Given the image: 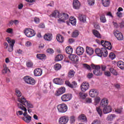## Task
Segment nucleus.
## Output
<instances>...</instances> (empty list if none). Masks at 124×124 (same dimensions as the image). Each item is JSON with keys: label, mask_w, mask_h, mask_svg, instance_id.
<instances>
[{"label": "nucleus", "mask_w": 124, "mask_h": 124, "mask_svg": "<svg viewBox=\"0 0 124 124\" xmlns=\"http://www.w3.org/2000/svg\"><path fill=\"white\" fill-rule=\"evenodd\" d=\"M92 68L94 69L93 74L96 76H101L102 75V71L100 70V66L99 65L91 64Z\"/></svg>", "instance_id": "20e7f679"}, {"label": "nucleus", "mask_w": 124, "mask_h": 124, "mask_svg": "<svg viewBox=\"0 0 124 124\" xmlns=\"http://www.w3.org/2000/svg\"><path fill=\"white\" fill-rule=\"evenodd\" d=\"M96 111L98 114H99L100 116L101 117V116H102V109L100 108V107L96 108Z\"/></svg>", "instance_id": "09e8293b"}, {"label": "nucleus", "mask_w": 124, "mask_h": 124, "mask_svg": "<svg viewBox=\"0 0 124 124\" xmlns=\"http://www.w3.org/2000/svg\"><path fill=\"white\" fill-rule=\"evenodd\" d=\"M65 93V88L61 87L56 91V95L59 96V95L62 94V93Z\"/></svg>", "instance_id": "4be33fe9"}, {"label": "nucleus", "mask_w": 124, "mask_h": 124, "mask_svg": "<svg viewBox=\"0 0 124 124\" xmlns=\"http://www.w3.org/2000/svg\"><path fill=\"white\" fill-rule=\"evenodd\" d=\"M123 108H118L115 109V113H117V114H121L122 112H123Z\"/></svg>", "instance_id": "de8ad7c7"}, {"label": "nucleus", "mask_w": 124, "mask_h": 124, "mask_svg": "<svg viewBox=\"0 0 124 124\" xmlns=\"http://www.w3.org/2000/svg\"><path fill=\"white\" fill-rule=\"evenodd\" d=\"M95 53L98 57H104V58H106V57L108 56V51L106 48H96L95 50Z\"/></svg>", "instance_id": "7ed1b4c3"}, {"label": "nucleus", "mask_w": 124, "mask_h": 124, "mask_svg": "<svg viewBox=\"0 0 124 124\" xmlns=\"http://www.w3.org/2000/svg\"><path fill=\"white\" fill-rule=\"evenodd\" d=\"M7 71H8V68H7V66L6 64H4L3 65V69L2 70V73L3 74H6L7 73Z\"/></svg>", "instance_id": "37998d69"}, {"label": "nucleus", "mask_w": 124, "mask_h": 124, "mask_svg": "<svg viewBox=\"0 0 124 124\" xmlns=\"http://www.w3.org/2000/svg\"><path fill=\"white\" fill-rule=\"evenodd\" d=\"M102 3L105 7H108L110 5V0H102Z\"/></svg>", "instance_id": "f704fd0d"}, {"label": "nucleus", "mask_w": 124, "mask_h": 124, "mask_svg": "<svg viewBox=\"0 0 124 124\" xmlns=\"http://www.w3.org/2000/svg\"><path fill=\"white\" fill-rule=\"evenodd\" d=\"M114 35L116 37L118 40H124V36L123 34L121 33V32L116 31L114 32Z\"/></svg>", "instance_id": "f3484780"}, {"label": "nucleus", "mask_w": 124, "mask_h": 124, "mask_svg": "<svg viewBox=\"0 0 124 124\" xmlns=\"http://www.w3.org/2000/svg\"><path fill=\"white\" fill-rule=\"evenodd\" d=\"M75 74V72L73 70H69L68 73V78H73Z\"/></svg>", "instance_id": "e433bc0d"}, {"label": "nucleus", "mask_w": 124, "mask_h": 124, "mask_svg": "<svg viewBox=\"0 0 124 124\" xmlns=\"http://www.w3.org/2000/svg\"><path fill=\"white\" fill-rule=\"evenodd\" d=\"M78 120L81 122H87V117L84 114H81L78 117Z\"/></svg>", "instance_id": "72a5a7b5"}, {"label": "nucleus", "mask_w": 124, "mask_h": 124, "mask_svg": "<svg viewBox=\"0 0 124 124\" xmlns=\"http://www.w3.org/2000/svg\"><path fill=\"white\" fill-rule=\"evenodd\" d=\"M69 120L70 124H74V123H75V116H70Z\"/></svg>", "instance_id": "3c124183"}, {"label": "nucleus", "mask_w": 124, "mask_h": 124, "mask_svg": "<svg viewBox=\"0 0 124 124\" xmlns=\"http://www.w3.org/2000/svg\"><path fill=\"white\" fill-rule=\"evenodd\" d=\"M89 88L90 84L87 82H83L80 86V88L82 92H86V91H88Z\"/></svg>", "instance_id": "4468645a"}, {"label": "nucleus", "mask_w": 124, "mask_h": 124, "mask_svg": "<svg viewBox=\"0 0 124 124\" xmlns=\"http://www.w3.org/2000/svg\"><path fill=\"white\" fill-rule=\"evenodd\" d=\"M79 95L81 99H86V97L88 96V94L85 93H83L80 92L79 93Z\"/></svg>", "instance_id": "79ce46f5"}, {"label": "nucleus", "mask_w": 124, "mask_h": 124, "mask_svg": "<svg viewBox=\"0 0 124 124\" xmlns=\"http://www.w3.org/2000/svg\"><path fill=\"white\" fill-rule=\"evenodd\" d=\"M23 80L26 84L29 85H35V80L31 77L26 76L23 78Z\"/></svg>", "instance_id": "6e6552de"}, {"label": "nucleus", "mask_w": 124, "mask_h": 124, "mask_svg": "<svg viewBox=\"0 0 124 124\" xmlns=\"http://www.w3.org/2000/svg\"><path fill=\"white\" fill-rule=\"evenodd\" d=\"M36 58H38V60L43 61V60H46V55L44 54H37L36 55Z\"/></svg>", "instance_id": "2f4dec72"}, {"label": "nucleus", "mask_w": 124, "mask_h": 124, "mask_svg": "<svg viewBox=\"0 0 124 124\" xmlns=\"http://www.w3.org/2000/svg\"><path fill=\"white\" fill-rule=\"evenodd\" d=\"M26 65L27 66V67H32V65H33V63H32V62H28L26 63Z\"/></svg>", "instance_id": "4d7b16f0"}, {"label": "nucleus", "mask_w": 124, "mask_h": 124, "mask_svg": "<svg viewBox=\"0 0 124 124\" xmlns=\"http://www.w3.org/2000/svg\"><path fill=\"white\" fill-rule=\"evenodd\" d=\"M42 69L40 68H37L35 69L33 71L34 76H35L36 77L41 76V75H42Z\"/></svg>", "instance_id": "2eb2a0df"}, {"label": "nucleus", "mask_w": 124, "mask_h": 124, "mask_svg": "<svg viewBox=\"0 0 124 124\" xmlns=\"http://www.w3.org/2000/svg\"><path fill=\"white\" fill-rule=\"evenodd\" d=\"M69 58L71 61L75 62H77L79 61V58L75 54H71L69 56Z\"/></svg>", "instance_id": "b1692460"}, {"label": "nucleus", "mask_w": 124, "mask_h": 124, "mask_svg": "<svg viewBox=\"0 0 124 124\" xmlns=\"http://www.w3.org/2000/svg\"><path fill=\"white\" fill-rule=\"evenodd\" d=\"M79 35V31H78L76 30L73 31L72 34V37H77Z\"/></svg>", "instance_id": "8fccbe9b"}, {"label": "nucleus", "mask_w": 124, "mask_h": 124, "mask_svg": "<svg viewBox=\"0 0 124 124\" xmlns=\"http://www.w3.org/2000/svg\"><path fill=\"white\" fill-rule=\"evenodd\" d=\"M100 68H101L102 71H105V70H106V68H107V67L105 65H101Z\"/></svg>", "instance_id": "0e129e2a"}, {"label": "nucleus", "mask_w": 124, "mask_h": 124, "mask_svg": "<svg viewBox=\"0 0 124 124\" xmlns=\"http://www.w3.org/2000/svg\"><path fill=\"white\" fill-rule=\"evenodd\" d=\"M16 95L18 97V98H22V97H21V96H22V93L18 89H16Z\"/></svg>", "instance_id": "a19ab883"}, {"label": "nucleus", "mask_w": 124, "mask_h": 124, "mask_svg": "<svg viewBox=\"0 0 124 124\" xmlns=\"http://www.w3.org/2000/svg\"><path fill=\"white\" fill-rule=\"evenodd\" d=\"M17 101L19 102V104L22 105H24L25 107H27V112L28 111V113H31V109L30 108H33V105L31 104V102L27 100L25 97L22 96L21 98H17Z\"/></svg>", "instance_id": "f03ea898"}, {"label": "nucleus", "mask_w": 124, "mask_h": 124, "mask_svg": "<svg viewBox=\"0 0 124 124\" xmlns=\"http://www.w3.org/2000/svg\"><path fill=\"white\" fill-rule=\"evenodd\" d=\"M46 52L48 54H53L54 53V50L52 48H48L46 50Z\"/></svg>", "instance_id": "052dcab7"}, {"label": "nucleus", "mask_w": 124, "mask_h": 124, "mask_svg": "<svg viewBox=\"0 0 124 124\" xmlns=\"http://www.w3.org/2000/svg\"><path fill=\"white\" fill-rule=\"evenodd\" d=\"M17 105L18 108L22 110L16 111L17 116H22V115H23L24 117H22V120H23L26 124H30V123L31 122V116L28 114L27 108L21 104H17Z\"/></svg>", "instance_id": "f257e3e1"}, {"label": "nucleus", "mask_w": 124, "mask_h": 124, "mask_svg": "<svg viewBox=\"0 0 124 124\" xmlns=\"http://www.w3.org/2000/svg\"><path fill=\"white\" fill-rule=\"evenodd\" d=\"M94 51L93 50V48L90 47V46H86V52L87 55L89 56H92L93 54Z\"/></svg>", "instance_id": "5701e85b"}, {"label": "nucleus", "mask_w": 124, "mask_h": 124, "mask_svg": "<svg viewBox=\"0 0 124 124\" xmlns=\"http://www.w3.org/2000/svg\"><path fill=\"white\" fill-rule=\"evenodd\" d=\"M117 66L120 68V69H122V70H124V62L123 61H118L117 63Z\"/></svg>", "instance_id": "c9c22d12"}, {"label": "nucleus", "mask_w": 124, "mask_h": 124, "mask_svg": "<svg viewBox=\"0 0 124 124\" xmlns=\"http://www.w3.org/2000/svg\"><path fill=\"white\" fill-rule=\"evenodd\" d=\"M53 82L56 85H62V78H57L53 79Z\"/></svg>", "instance_id": "c756f323"}, {"label": "nucleus", "mask_w": 124, "mask_h": 124, "mask_svg": "<svg viewBox=\"0 0 124 124\" xmlns=\"http://www.w3.org/2000/svg\"><path fill=\"white\" fill-rule=\"evenodd\" d=\"M109 102L108 101V99L106 98H104L101 101L100 105L102 106V107H105L108 105Z\"/></svg>", "instance_id": "bb28decb"}, {"label": "nucleus", "mask_w": 124, "mask_h": 124, "mask_svg": "<svg viewBox=\"0 0 124 124\" xmlns=\"http://www.w3.org/2000/svg\"><path fill=\"white\" fill-rule=\"evenodd\" d=\"M104 74L107 77H110L111 76V73L108 71L105 72Z\"/></svg>", "instance_id": "680f3d73"}, {"label": "nucleus", "mask_w": 124, "mask_h": 124, "mask_svg": "<svg viewBox=\"0 0 124 124\" xmlns=\"http://www.w3.org/2000/svg\"><path fill=\"white\" fill-rule=\"evenodd\" d=\"M113 110L112 107L110 106H106L103 108V114H108V113H111V111Z\"/></svg>", "instance_id": "dca6fc26"}, {"label": "nucleus", "mask_w": 124, "mask_h": 124, "mask_svg": "<svg viewBox=\"0 0 124 124\" xmlns=\"http://www.w3.org/2000/svg\"><path fill=\"white\" fill-rule=\"evenodd\" d=\"M6 40L7 41L9 45L8 46V52H11L12 51H13L14 44H15V40L8 37L6 38Z\"/></svg>", "instance_id": "39448f33"}, {"label": "nucleus", "mask_w": 124, "mask_h": 124, "mask_svg": "<svg viewBox=\"0 0 124 124\" xmlns=\"http://www.w3.org/2000/svg\"><path fill=\"white\" fill-rule=\"evenodd\" d=\"M62 60H63V56L61 54H59L55 57V61L56 62H61Z\"/></svg>", "instance_id": "ea45409f"}, {"label": "nucleus", "mask_w": 124, "mask_h": 124, "mask_svg": "<svg viewBox=\"0 0 124 124\" xmlns=\"http://www.w3.org/2000/svg\"><path fill=\"white\" fill-rule=\"evenodd\" d=\"M101 44L103 47H105V48H106L108 50H111L112 49V45H111V43L109 42L101 41Z\"/></svg>", "instance_id": "ddd939ff"}, {"label": "nucleus", "mask_w": 124, "mask_h": 124, "mask_svg": "<svg viewBox=\"0 0 124 124\" xmlns=\"http://www.w3.org/2000/svg\"><path fill=\"white\" fill-rule=\"evenodd\" d=\"M100 20L102 23H106V18L105 15H102L100 17Z\"/></svg>", "instance_id": "a18cd8bd"}, {"label": "nucleus", "mask_w": 124, "mask_h": 124, "mask_svg": "<svg viewBox=\"0 0 124 124\" xmlns=\"http://www.w3.org/2000/svg\"><path fill=\"white\" fill-rule=\"evenodd\" d=\"M23 80L26 84L29 85H35V80L31 77L26 76L23 78Z\"/></svg>", "instance_id": "1a4fd4ad"}, {"label": "nucleus", "mask_w": 124, "mask_h": 124, "mask_svg": "<svg viewBox=\"0 0 124 124\" xmlns=\"http://www.w3.org/2000/svg\"><path fill=\"white\" fill-rule=\"evenodd\" d=\"M56 39L58 42H59V43H62V42L64 41V38H63V37L60 34L57 35Z\"/></svg>", "instance_id": "c85d7f7f"}, {"label": "nucleus", "mask_w": 124, "mask_h": 124, "mask_svg": "<svg viewBox=\"0 0 124 124\" xmlns=\"http://www.w3.org/2000/svg\"><path fill=\"white\" fill-rule=\"evenodd\" d=\"M109 59H110L111 60H114V59L116 58V55H115V54H114V53L111 52L109 54Z\"/></svg>", "instance_id": "5fc2aeb1"}, {"label": "nucleus", "mask_w": 124, "mask_h": 124, "mask_svg": "<svg viewBox=\"0 0 124 124\" xmlns=\"http://www.w3.org/2000/svg\"><path fill=\"white\" fill-rule=\"evenodd\" d=\"M66 53L68 55H70L72 54V52H73V49L70 46H67L65 49Z\"/></svg>", "instance_id": "58836bf2"}, {"label": "nucleus", "mask_w": 124, "mask_h": 124, "mask_svg": "<svg viewBox=\"0 0 124 124\" xmlns=\"http://www.w3.org/2000/svg\"><path fill=\"white\" fill-rule=\"evenodd\" d=\"M65 84L70 88H76L77 86V83L75 81H73L72 83H70L69 81L67 80L65 82Z\"/></svg>", "instance_id": "393cba45"}, {"label": "nucleus", "mask_w": 124, "mask_h": 124, "mask_svg": "<svg viewBox=\"0 0 124 124\" xmlns=\"http://www.w3.org/2000/svg\"><path fill=\"white\" fill-rule=\"evenodd\" d=\"M69 119L68 116H63L60 117L59 119V124H66L68 123Z\"/></svg>", "instance_id": "f8f14e48"}, {"label": "nucleus", "mask_w": 124, "mask_h": 124, "mask_svg": "<svg viewBox=\"0 0 124 124\" xmlns=\"http://www.w3.org/2000/svg\"><path fill=\"white\" fill-rule=\"evenodd\" d=\"M66 24L68 25V26H70V24L72 25V26H75V25H76V18H74L73 16H71L69 21H66Z\"/></svg>", "instance_id": "6ab92c4d"}, {"label": "nucleus", "mask_w": 124, "mask_h": 124, "mask_svg": "<svg viewBox=\"0 0 124 124\" xmlns=\"http://www.w3.org/2000/svg\"><path fill=\"white\" fill-rule=\"evenodd\" d=\"M62 68V65L59 63L55 64L54 65V69L55 70H60Z\"/></svg>", "instance_id": "c03bdc74"}, {"label": "nucleus", "mask_w": 124, "mask_h": 124, "mask_svg": "<svg viewBox=\"0 0 124 124\" xmlns=\"http://www.w3.org/2000/svg\"><path fill=\"white\" fill-rule=\"evenodd\" d=\"M109 71L110 72H111V73H112V74H113V75H115V76H117V75H118V73L117 72V71H116V70L110 68H109Z\"/></svg>", "instance_id": "49530a36"}, {"label": "nucleus", "mask_w": 124, "mask_h": 124, "mask_svg": "<svg viewBox=\"0 0 124 124\" xmlns=\"http://www.w3.org/2000/svg\"><path fill=\"white\" fill-rule=\"evenodd\" d=\"M73 5L74 9H79L81 6V3L78 0H74Z\"/></svg>", "instance_id": "412c9836"}, {"label": "nucleus", "mask_w": 124, "mask_h": 124, "mask_svg": "<svg viewBox=\"0 0 124 124\" xmlns=\"http://www.w3.org/2000/svg\"><path fill=\"white\" fill-rule=\"evenodd\" d=\"M6 32L12 34L13 33V29L12 28H8L6 30Z\"/></svg>", "instance_id": "6e6d98bb"}, {"label": "nucleus", "mask_w": 124, "mask_h": 124, "mask_svg": "<svg viewBox=\"0 0 124 124\" xmlns=\"http://www.w3.org/2000/svg\"><path fill=\"white\" fill-rule=\"evenodd\" d=\"M114 118H116V115L111 114L108 117V121H112Z\"/></svg>", "instance_id": "603ef678"}, {"label": "nucleus", "mask_w": 124, "mask_h": 124, "mask_svg": "<svg viewBox=\"0 0 124 124\" xmlns=\"http://www.w3.org/2000/svg\"><path fill=\"white\" fill-rule=\"evenodd\" d=\"M40 21V20L39 19V18L35 17L34 18V22H35V23H36V24H38V23H39Z\"/></svg>", "instance_id": "338daca9"}, {"label": "nucleus", "mask_w": 124, "mask_h": 124, "mask_svg": "<svg viewBox=\"0 0 124 124\" xmlns=\"http://www.w3.org/2000/svg\"><path fill=\"white\" fill-rule=\"evenodd\" d=\"M78 19L80 22L85 23L87 20V16L84 15H79Z\"/></svg>", "instance_id": "7c9ffc66"}, {"label": "nucleus", "mask_w": 124, "mask_h": 124, "mask_svg": "<svg viewBox=\"0 0 124 124\" xmlns=\"http://www.w3.org/2000/svg\"><path fill=\"white\" fill-rule=\"evenodd\" d=\"M76 54H77L78 56H82V55L84 54V48H83V47H81V46H78L76 48Z\"/></svg>", "instance_id": "aec40b11"}, {"label": "nucleus", "mask_w": 124, "mask_h": 124, "mask_svg": "<svg viewBox=\"0 0 124 124\" xmlns=\"http://www.w3.org/2000/svg\"><path fill=\"white\" fill-rule=\"evenodd\" d=\"M99 101H100V98L99 97H97L94 99V102L95 103H99Z\"/></svg>", "instance_id": "774afa93"}, {"label": "nucleus", "mask_w": 124, "mask_h": 124, "mask_svg": "<svg viewBox=\"0 0 124 124\" xmlns=\"http://www.w3.org/2000/svg\"><path fill=\"white\" fill-rule=\"evenodd\" d=\"M69 18L68 14L65 13H62L59 16V19L58 20V23H65V20H68Z\"/></svg>", "instance_id": "0eeeda50"}, {"label": "nucleus", "mask_w": 124, "mask_h": 124, "mask_svg": "<svg viewBox=\"0 0 124 124\" xmlns=\"http://www.w3.org/2000/svg\"><path fill=\"white\" fill-rule=\"evenodd\" d=\"M16 54H18V55H22V54H23V50L20 49H17L16 50Z\"/></svg>", "instance_id": "e2e57ef3"}, {"label": "nucleus", "mask_w": 124, "mask_h": 124, "mask_svg": "<svg viewBox=\"0 0 124 124\" xmlns=\"http://www.w3.org/2000/svg\"><path fill=\"white\" fill-rule=\"evenodd\" d=\"M31 42L30 41H27L25 43V46L26 47H30V46H31Z\"/></svg>", "instance_id": "69168bd1"}, {"label": "nucleus", "mask_w": 124, "mask_h": 124, "mask_svg": "<svg viewBox=\"0 0 124 124\" xmlns=\"http://www.w3.org/2000/svg\"><path fill=\"white\" fill-rule=\"evenodd\" d=\"M60 12L58 11H55L49 16V17H50V18H60Z\"/></svg>", "instance_id": "a878e982"}, {"label": "nucleus", "mask_w": 124, "mask_h": 124, "mask_svg": "<svg viewBox=\"0 0 124 124\" xmlns=\"http://www.w3.org/2000/svg\"><path fill=\"white\" fill-rule=\"evenodd\" d=\"M72 98V95L70 93H67L62 95L61 96V99L62 101L66 102V101H69Z\"/></svg>", "instance_id": "9b49d317"}, {"label": "nucleus", "mask_w": 124, "mask_h": 124, "mask_svg": "<svg viewBox=\"0 0 124 124\" xmlns=\"http://www.w3.org/2000/svg\"><path fill=\"white\" fill-rule=\"evenodd\" d=\"M83 66L84 68H86V69H88V70H91V66L87 64H83Z\"/></svg>", "instance_id": "13d9d810"}, {"label": "nucleus", "mask_w": 124, "mask_h": 124, "mask_svg": "<svg viewBox=\"0 0 124 124\" xmlns=\"http://www.w3.org/2000/svg\"><path fill=\"white\" fill-rule=\"evenodd\" d=\"M24 31V34L27 37H32L35 35V31L31 28H26Z\"/></svg>", "instance_id": "423d86ee"}, {"label": "nucleus", "mask_w": 124, "mask_h": 124, "mask_svg": "<svg viewBox=\"0 0 124 124\" xmlns=\"http://www.w3.org/2000/svg\"><path fill=\"white\" fill-rule=\"evenodd\" d=\"M89 5L92 6L94 4V0H87Z\"/></svg>", "instance_id": "864d4df0"}, {"label": "nucleus", "mask_w": 124, "mask_h": 124, "mask_svg": "<svg viewBox=\"0 0 124 124\" xmlns=\"http://www.w3.org/2000/svg\"><path fill=\"white\" fill-rule=\"evenodd\" d=\"M59 113H65L67 111V106L65 104H62L57 106Z\"/></svg>", "instance_id": "9d476101"}, {"label": "nucleus", "mask_w": 124, "mask_h": 124, "mask_svg": "<svg viewBox=\"0 0 124 124\" xmlns=\"http://www.w3.org/2000/svg\"><path fill=\"white\" fill-rule=\"evenodd\" d=\"M44 38L45 40H46V41H51L52 38H53V35L52 34L50 33L46 34L44 35Z\"/></svg>", "instance_id": "cd10ccee"}, {"label": "nucleus", "mask_w": 124, "mask_h": 124, "mask_svg": "<svg viewBox=\"0 0 124 124\" xmlns=\"http://www.w3.org/2000/svg\"><path fill=\"white\" fill-rule=\"evenodd\" d=\"M124 9H123V8L119 7L117 10V12L116 13V15L118 18H122L123 17V13L121 12V11H123Z\"/></svg>", "instance_id": "473e14b6"}, {"label": "nucleus", "mask_w": 124, "mask_h": 124, "mask_svg": "<svg viewBox=\"0 0 124 124\" xmlns=\"http://www.w3.org/2000/svg\"><path fill=\"white\" fill-rule=\"evenodd\" d=\"M85 102L86 103H92V102H93V101L92 100V99L90 98H86L85 99Z\"/></svg>", "instance_id": "bf43d9fd"}, {"label": "nucleus", "mask_w": 124, "mask_h": 124, "mask_svg": "<svg viewBox=\"0 0 124 124\" xmlns=\"http://www.w3.org/2000/svg\"><path fill=\"white\" fill-rule=\"evenodd\" d=\"M89 95L91 97H96L98 95V91L96 89L91 90L89 92Z\"/></svg>", "instance_id": "a211bd4d"}, {"label": "nucleus", "mask_w": 124, "mask_h": 124, "mask_svg": "<svg viewBox=\"0 0 124 124\" xmlns=\"http://www.w3.org/2000/svg\"><path fill=\"white\" fill-rule=\"evenodd\" d=\"M93 33L95 37H97V38H101V35H100V33L98 31L96 30H93Z\"/></svg>", "instance_id": "4c0bfd02"}]
</instances>
